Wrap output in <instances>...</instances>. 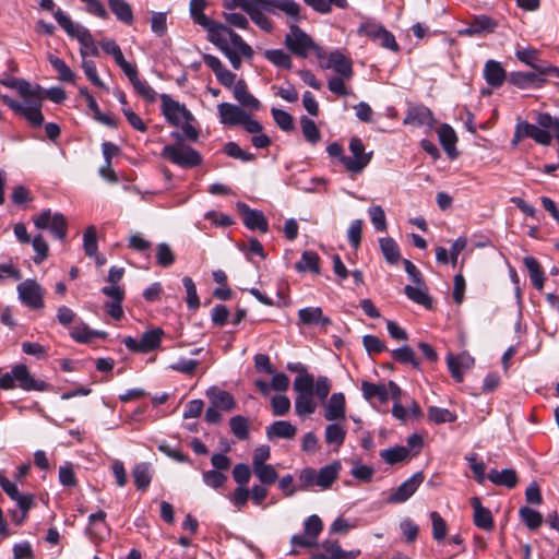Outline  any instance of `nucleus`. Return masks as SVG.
I'll list each match as a JSON object with an SVG mask.
<instances>
[{"label":"nucleus","instance_id":"obj_1","mask_svg":"<svg viewBox=\"0 0 559 559\" xmlns=\"http://www.w3.org/2000/svg\"><path fill=\"white\" fill-rule=\"evenodd\" d=\"M205 0H191L190 14L194 23L207 32L209 40L214 44L229 60L236 70L241 67V57L253 58V49L237 33L226 25L209 19L204 13Z\"/></svg>","mask_w":559,"mask_h":559},{"label":"nucleus","instance_id":"obj_2","mask_svg":"<svg viewBox=\"0 0 559 559\" xmlns=\"http://www.w3.org/2000/svg\"><path fill=\"white\" fill-rule=\"evenodd\" d=\"M23 103L12 99L4 95L1 97L16 115L26 119V121L34 128H39L44 123V115L41 112L43 96L39 87L31 91V94L23 96Z\"/></svg>","mask_w":559,"mask_h":559},{"label":"nucleus","instance_id":"obj_3","mask_svg":"<svg viewBox=\"0 0 559 559\" xmlns=\"http://www.w3.org/2000/svg\"><path fill=\"white\" fill-rule=\"evenodd\" d=\"M55 19L69 36L76 38L80 43L82 60L86 59L87 56L97 57L99 55L97 45L86 27L75 24L61 9H57Z\"/></svg>","mask_w":559,"mask_h":559},{"label":"nucleus","instance_id":"obj_4","mask_svg":"<svg viewBox=\"0 0 559 559\" xmlns=\"http://www.w3.org/2000/svg\"><path fill=\"white\" fill-rule=\"evenodd\" d=\"M20 388L24 391H46L48 384L43 381L35 379L26 365L19 364L12 367L10 372H7L0 377V389L13 390Z\"/></svg>","mask_w":559,"mask_h":559},{"label":"nucleus","instance_id":"obj_5","mask_svg":"<svg viewBox=\"0 0 559 559\" xmlns=\"http://www.w3.org/2000/svg\"><path fill=\"white\" fill-rule=\"evenodd\" d=\"M285 46L290 52L300 58H307L311 53L318 58L324 57L323 49L295 24L289 26V32L285 36Z\"/></svg>","mask_w":559,"mask_h":559},{"label":"nucleus","instance_id":"obj_6","mask_svg":"<svg viewBox=\"0 0 559 559\" xmlns=\"http://www.w3.org/2000/svg\"><path fill=\"white\" fill-rule=\"evenodd\" d=\"M160 155L181 168H192L202 163L200 153L183 144L166 145Z\"/></svg>","mask_w":559,"mask_h":559},{"label":"nucleus","instance_id":"obj_7","mask_svg":"<svg viewBox=\"0 0 559 559\" xmlns=\"http://www.w3.org/2000/svg\"><path fill=\"white\" fill-rule=\"evenodd\" d=\"M33 222L36 228L49 229L55 238L61 241L67 237L68 221L61 213H52L50 209H46L34 216Z\"/></svg>","mask_w":559,"mask_h":559},{"label":"nucleus","instance_id":"obj_8","mask_svg":"<svg viewBox=\"0 0 559 559\" xmlns=\"http://www.w3.org/2000/svg\"><path fill=\"white\" fill-rule=\"evenodd\" d=\"M352 156L343 158V166L353 174L361 173L370 163L373 152H366L361 139L353 136L348 145Z\"/></svg>","mask_w":559,"mask_h":559},{"label":"nucleus","instance_id":"obj_9","mask_svg":"<svg viewBox=\"0 0 559 559\" xmlns=\"http://www.w3.org/2000/svg\"><path fill=\"white\" fill-rule=\"evenodd\" d=\"M163 336L164 331L160 328H156L145 331L140 340L127 336L123 338V344L130 352L145 354L158 348Z\"/></svg>","mask_w":559,"mask_h":559},{"label":"nucleus","instance_id":"obj_10","mask_svg":"<svg viewBox=\"0 0 559 559\" xmlns=\"http://www.w3.org/2000/svg\"><path fill=\"white\" fill-rule=\"evenodd\" d=\"M160 100L162 112L171 126L179 127L183 121L194 120L192 112L186 105L173 99L168 94H162Z\"/></svg>","mask_w":559,"mask_h":559},{"label":"nucleus","instance_id":"obj_11","mask_svg":"<svg viewBox=\"0 0 559 559\" xmlns=\"http://www.w3.org/2000/svg\"><path fill=\"white\" fill-rule=\"evenodd\" d=\"M322 530V520L317 514H312L305 521L304 533L294 535L290 543L298 547H314Z\"/></svg>","mask_w":559,"mask_h":559},{"label":"nucleus","instance_id":"obj_12","mask_svg":"<svg viewBox=\"0 0 559 559\" xmlns=\"http://www.w3.org/2000/svg\"><path fill=\"white\" fill-rule=\"evenodd\" d=\"M548 130L554 131V128H544L538 122L536 126L526 121H521L516 124L513 144H516L523 138H531L538 144L549 145L552 136Z\"/></svg>","mask_w":559,"mask_h":559},{"label":"nucleus","instance_id":"obj_13","mask_svg":"<svg viewBox=\"0 0 559 559\" xmlns=\"http://www.w3.org/2000/svg\"><path fill=\"white\" fill-rule=\"evenodd\" d=\"M314 547L312 559H356L360 555V550H343L337 540L326 539Z\"/></svg>","mask_w":559,"mask_h":559},{"label":"nucleus","instance_id":"obj_14","mask_svg":"<svg viewBox=\"0 0 559 559\" xmlns=\"http://www.w3.org/2000/svg\"><path fill=\"white\" fill-rule=\"evenodd\" d=\"M17 293L21 301L31 309L44 307V292L40 285L34 280H26L17 285Z\"/></svg>","mask_w":559,"mask_h":559},{"label":"nucleus","instance_id":"obj_15","mask_svg":"<svg viewBox=\"0 0 559 559\" xmlns=\"http://www.w3.org/2000/svg\"><path fill=\"white\" fill-rule=\"evenodd\" d=\"M425 479L423 472L415 473L412 477L402 483L397 489L388 498L389 503H403L408 500L423 484Z\"/></svg>","mask_w":559,"mask_h":559},{"label":"nucleus","instance_id":"obj_16","mask_svg":"<svg viewBox=\"0 0 559 559\" xmlns=\"http://www.w3.org/2000/svg\"><path fill=\"white\" fill-rule=\"evenodd\" d=\"M323 416L328 421H340L346 419V399L344 393H333L323 405Z\"/></svg>","mask_w":559,"mask_h":559},{"label":"nucleus","instance_id":"obj_17","mask_svg":"<svg viewBox=\"0 0 559 559\" xmlns=\"http://www.w3.org/2000/svg\"><path fill=\"white\" fill-rule=\"evenodd\" d=\"M237 209L242 215L243 224L249 229H258L261 233H266L269 229V223L261 211L250 209L246 203L238 202Z\"/></svg>","mask_w":559,"mask_h":559},{"label":"nucleus","instance_id":"obj_18","mask_svg":"<svg viewBox=\"0 0 559 559\" xmlns=\"http://www.w3.org/2000/svg\"><path fill=\"white\" fill-rule=\"evenodd\" d=\"M203 61L215 74L217 81L225 87L231 88L236 84V74L224 67L222 61L213 55H203Z\"/></svg>","mask_w":559,"mask_h":559},{"label":"nucleus","instance_id":"obj_19","mask_svg":"<svg viewBox=\"0 0 559 559\" xmlns=\"http://www.w3.org/2000/svg\"><path fill=\"white\" fill-rule=\"evenodd\" d=\"M265 11L272 14L284 13L287 17L299 21L301 19V7L295 0H265Z\"/></svg>","mask_w":559,"mask_h":559},{"label":"nucleus","instance_id":"obj_20","mask_svg":"<svg viewBox=\"0 0 559 559\" xmlns=\"http://www.w3.org/2000/svg\"><path fill=\"white\" fill-rule=\"evenodd\" d=\"M516 58L533 68L540 75H550L551 78H559V68L555 66H538L536 63L538 51L536 49H519L515 52Z\"/></svg>","mask_w":559,"mask_h":559},{"label":"nucleus","instance_id":"obj_21","mask_svg":"<svg viewBox=\"0 0 559 559\" xmlns=\"http://www.w3.org/2000/svg\"><path fill=\"white\" fill-rule=\"evenodd\" d=\"M546 78L550 75H540L538 72H512L509 76V81L514 86L525 90L530 87L540 88L546 83Z\"/></svg>","mask_w":559,"mask_h":559},{"label":"nucleus","instance_id":"obj_22","mask_svg":"<svg viewBox=\"0 0 559 559\" xmlns=\"http://www.w3.org/2000/svg\"><path fill=\"white\" fill-rule=\"evenodd\" d=\"M433 115L431 110L424 105H412L407 108L404 118V124L411 126H431L433 123Z\"/></svg>","mask_w":559,"mask_h":559},{"label":"nucleus","instance_id":"obj_23","mask_svg":"<svg viewBox=\"0 0 559 559\" xmlns=\"http://www.w3.org/2000/svg\"><path fill=\"white\" fill-rule=\"evenodd\" d=\"M219 121L225 126H237L246 118V111L234 104L221 103L217 105Z\"/></svg>","mask_w":559,"mask_h":559},{"label":"nucleus","instance_id":"obj_24","mask_svg":"<svg viewBox=\"0 0 559 559\" xmlns=\"http://www.w3.org/2000/svg\"><path fill=\"white\" fill-rule=\"evenodd\" d=\"M447 365L451 372V376L457 382H461L463 380L464 371L473 367L474 358L466 353H462L457 356L449 354L447 356Z\"/></svg>","mask_w":559,"mask_h":559},{"label":"nucleus","instance_id":"obj_25","mask_svg":"<svg viewBox=\"0 0 559 559\" xmlns=\"http://www.w3.org/2000/svg\"><path fill=\"white\" fill-rule=\"evenodd\" d=\"M298 320L302 325H318L325 328L331 324V319L324 316L320 307H307L299 309Z\"/></svg>","mask_w":559,"mask_h":559},{"label":"nucleus","instance_id":"obj_26","mask_svg":"<svg viewBox=\"0 0 559 559\" xmlns=\"http://www.w3.org/2000/svg\"><path fill=\"white\" fill-rule=\"evenodd\" d=\"M471 506L474 509V524L484 531H491L495 527L493 518L489 509L485 508L478 497L471 499Z\"/></svg>","mask_w":559,"mask_h":559},{"label":"nucleus","instance_id":"obj_27","mask_svg":"<svg viewBox=\"0 0 559 559\" xmlns=\"http://www.w3.org/2000/svg\"><path fill=\"white\" fill-rule=\"evenodd\" d=\"M324 68L333 69L346 80H349L353 76V67L350 60L338 50L332 51L328 56V62L325 63Z\"/></svg>","mask_w":559,"mask_h":559},{"label":"nucleus","instance_id":"obj_28","mask_svg":"<svg viewBox=\"0 0 559 559\" xmlns=\"http://www.w3.org/2000/svg\"><path fill=\"white\" fill-rule=\"evenodd\" d=\"M341 469L342 465L338 461L321 467L316 474L317 487L322 490L329 489L338 477Z\"/></svg>","mask_w":559,"mask_h":559},{"label":"nucleus","instance_id":"obj_29","mask_svg":"<svg viewBox=\"0 0 559 559\" xmlns=\"http://www.w3.org/2000/svg\"><path fill=\"white\" fill-rule=\"evenodd\" d=\"M233 94L235 99L240 104L241 107L250 110H259L261 107L260 102L249 93L247 84L243 80H238L233 87Z\"/></svg>","mask_w":559,"mask_h":559},{"label":"nucleus","instance_id":"obj_30","mask_svg":"<svg viewBox=\"0 0 559 559\" xmlns=\"http://www.w3.org/2000/svg\"><path fill=\"white\" fill-rule=\"evenodd\" d=\"M439 142L450 158H455L457 136L452 127L447 123L441 124L437 129Z\"/></svg>","mask_w":559,"mask_h":559},{"label":"nucleus","instance_id":"obj_31","mask_svg":"<svg viewBox=\"0 0 559 559\" xmlns=\"http://www.w3.org/2000/svg\"><path fill=\"white\" fill-rule=\"evenodd\" d=\"M486 82L492 87H499L506 81V71L498 61L488 60L484 68Z\"/></svg>","mask_w":559,"mask_h":559},{"label":"nucleus","instance_id":"obj_32","mask_svg":"<svg viewBox=\"0 0 559 559\" xmlns=\"http://www.w3.org/2000/svg\"><path fill=\"white\" fill-rule=\"evenodd\" d=\"M346 429L338 421H333L325 427L324 440L329 445H333L337 451L345 442Z\"/></svg>","mask_w":559,"mask_h":559},{"label":"nucleus","instance_id":"obj_33","mask_svg":"<svg viewBox=\"0 0 559 559\" xmlns=\"http://www.w3.org/2000/svg\"><path fill=\"white\" fill-rule=\"evenodd\" d=\"M294 406L296 415L300 418L314 414L318 408L313 394H297Z\"/></svg>","mask_w":559,"mask_h":559},{"label":"nucleus","instance_id":"obj_34","mask_svg":"<svg viewBox=\"0 0 559 559\" xmlns=\"http://www.w3.org/2000/svg\"><path fill=\"white\" fill-rule=\"evenodd\" d=\"M297 428L286 420H277L274 421L266 429V435L269 439L272 438H282V439H293L296 436Z\"/></svg>","mask_w":559,"mask_h":559},{"label":"nucleus","instance_id":"obj_35","mask_svg":"<svg viewBox=\"0 0 559 559\" xmlns=\"http://www.w3.org/2000/svg\"><path fill=\"white\" fill-rule=\"evenodd\" d=\"M487 478L497 486H506L508 488L515 487L518 483V476L514 469L512 468H506L501 472H498L497 469H491Z\"/></svg>","mask_w":559,"mask_h":559},{"label":"nucleus","instance_id":"obj_36","mask_svg":"<svg viewBox=\"0 0 559 559\" xmlns=\"http://www.w3.org/2000/svg\"><path fill=\"white\" fill-rule=\"evenodd\" d=\"M386 384H376L369 381H362L361 383V392L362 396L367 401H372L377 399L380 403L388 402V392Z\"/></svg>","mask_w":559,"mask_h":559},{"label":"nucleus","instance_id":"obj_37","mask_svg":"<svg viewBox=\"0 0 559 559\" xmlns=\"http://www.w3.org/2000/svg\"><path fill=\"white\" fill-rule=\"evenodd\" d=\"M108 5L120 22L127 25H131L133 23V12L126 0H108Z\"/></svg>","mask_w":559,"mask_h":559},{"label":"nucleus","instance_id":"obj_38","mask_svg":"<svg viewBox=\"0 0 559 559\" xmlns=\"http://www.w3.org/2000/svg\"><path fill=\"white\" fill-rule=\"evenodd\" d=\"M523 263L528 271L533 286L537 290H542L544 287L545 277L538 261L534 257H525L523 259Z\"/></svg>","mask_w":559,"mask_h":559},{"label":"nucleus","instance_id":"obj_39","mask_svg":"<svg viewBox=\"0 0 559 559\" xmlns=\"http://www.w3.org/2000/svg\"><path fill=\"white\" fill-rule=\"evenodd\" d=\"M134 485L140 490H145L152 481V473L148 463H139L132 469Z\"/></svg>","mask_w":559,"mask_h":559},{"label":"nucleus","instance_id":"obj_40","mask_svg":"<svg viewBox=\"0 0 559 559\" xmlns=\"http://www.w3.org/2000/svg\"><path fill=\"white\" fill-rule=\"evenodd\" d=\"M379 245L385 261L390 264H396L401 259V253L396 241L391 237L380 238Z\"/></svg>","mask_w":559,"mask_h":559},{"label":"nucleus","instance_id":"obj_41","mask_svg":"<svg viewBox=\"0 0 559 559\" xmlns=\"http://www.w3.org/2000/svg\"><path fill=\"white\" fill-rule=\"evenodd\" d=\"M409 455L411 451L407 447H393L380 452V457L390 465L404 462Z\"/></svg>","mask_w":559,"mask_h":559},{"label":"nucleus","instance_id":"obj_42","mask_svg":"<svg viewBox=\"0 0 559 559\" xmlns=\"http://www.w3.org/2000/svg\"><path fill=\"white\" fill-rule=\"evenodd\" d=\"M304 1L313 11L321 13V14H329L332 11V5H335L340 9H346L348 7L347 0H304Z\"/></svg>","mask_w":559,"mask_h":559},{"label":"nucleus","instance_id":"obj_43","mask_svg":"<svg viewBox=\"0 0 559 559\" xmlns=\"http://www.w3.org/2000/svg\"><path fill=\"white\" fill-rule=\"evenodd\" d=\"M298 272H312L319 274V255L313 251H305L295 265Z\"/></svg>","mask_w":559,"mask_h":559},{"label":"nucleus","instance_id":"obj_44","mask_svg":"<svg viewBox=\"0 0 559 559\" xmlns=\"http://www.w3.org/2000/svg\"><path fill=\"white\" fill-rule=\"evenodd\" d=\"M263 55L267 61L277 68L290 69L293 66L290 56L282 49H269Z\"/></svg>","mask_w":559,"mask_h":559},{"label":"nucleus","instance_id":"obj_45","mask_svg":"<svg viewBox=\"0 0 559 559\" xmlns=\"http://www.w3.org/2000/svg\"><path fill=\"white\" fill-rule=\"evenodd\" d=\"M48 61L52 68L58 72L59 80L72 83L75 79L74 72L67 66V63L55 55L48 56Z\"/></svg>","mask_w":559,"mask_h":559},{"label":"nucleus","instance_id":"obj_46","mask_svg":"<svg viewBox=\"0 0 559 559\" xmlns=\"http://www.w3.org/2000/svg\"><path fill=\"white\" fill-rule=\"evenodd\" d=\"M428 419L435 424L453 423L456 420V415L447 408L438 406H429L427 408Z\"/></svg>","mask_w":559,"mask_h":559},{"label":"nucleus","instance_id":"obj_47","mask_svg":"<svg viewBox=\"0 0 559 559\" xmlns=\"http://www.w3.org/2000/svg\"><path fill=\"white\" fill-rule=\"evenodd\" d=\"M209 396L212 404L217 408L231 411L236 406L234 397L226 391H213L209 393Z\"/></svg>","mask_w":559,"mask_h":559},{"label":"nucleus","instance_id":"obj_48","mask_svg":"<svg viewBox=\"0 0 559 559\" xmlns=\"http://www.w3.org/2000/svg\"><path fill=\"white\" fill-rule=\"evenodd\" d=\"M421 286L423 285H407L404 288V293L407 296V298L411 299L412 301L429 308L431 307V299L428 296L427 292Z\"/></svg>","mask_w":559,"mask_h":559},{"label":"nucleus","instance_id":"obj_49","mask_svg":"<svg viewBox=\"0 0 559 559\" xmlns=\"http://www.w3.org/2000/svg\"><path fill=\"white\" fill-rule=\"evenodd\" d=\"M231 432L239 440H246L249 436V420L245 416L236 415L229 419Z\"/></svg>","mask_w":559,"mask_h":559},{"label":"nucleus","instance_id":"obj_50","mask_svg":"<svg viewBox=\"0 0 559 559\" xmlns=\"http://www.w3.org/2000/svg\"><path fill=\"white\" fill-rule=\"evenodd\" d=\"M71 336L73 340H75L79 343H88L94 337H105L106 333L99 332V331H92L87 325L82 324V325L75 326L71 331Z\"/></svg>","mask_w":559,"mask_h":559},{"label":"nucleus","instance_id":"obj_51","mask_svg":"<svg viewBox=\"0 0 559 559\" xmlns=\"http://www.w3.org/2000/svg\"><path fill=\"white\" fill-rule=\"evenodd\" d=\"M519 515L530 530H537L543 523V515L528 507L521 508Z\"/></svg>","mask_w":559,"mask_h":559},{"label":"nucleus","instance_id":"obj_52","mask_svg":"<svg viewBox=\"0 0 559 559\" xmlns=\"http://www.w3.org/2000/svg\"><path fill=\"white\" fill-rule=\"evenodd\" d=\"M293 388L297 394H313V376L308 372L299 374L298 377L295 378Z\"/></svg>","mask_w":559,"mask_h":559},{"label":"nucleus","instance_id":"obj_53","mask_svg":"<svg viewBox=\"0 0 559 559\" xmlns=\"http://www.w3.org/2000/svg\"><path fill=\"white\" fill-rule=\"evenodd\" d=\"M465 460L468 462L469 468L474 474V478L478 484H484L486 479V465L484 462L478 461V455L475 452L468 453L465 456Z\"/></svg>","mask_w":559,"mask_h":559},{"label":"nucleus","instance_id":"obj_54","mask_svg":"<svg viewBox=\"0 0 559 559\" xmlns=\"http://www.w3.org/2000/svg\"><path fill=\"white\" fill-rule=\"evenodd\" d=\"M429 518L432 524V538L438 543L442 542L445 538L448 532L447 522L437 511L430 512Z\"/></svg>","mask_w":559,"mask_h":559},{"label":"nucleus","instance_id":"obj_55","mask_svg":"<svg viewBox=\"0 0 559 559\" xmlns=\"http://www.w3.org/2000/svg\"><path fill=\"white\" fill-rule=\"evenodd\" d=\"M83 248L85 254L90 258L96 257L98 245H97V231L95 226H88L83 235Z\"/></svg>","mask_w":559,"mask_h":559},{"label":"nucleus","instance_id":"obj_56","mask_svg":"<svg viewBox=\"0 0 559 559\" xmlns=\"http://www.w3.org/2000/svg\"><path fill=\"white\" fill-rule=\"evenodd\" d=\"M384 29L385 27L380 23L366 21L359 25L357 33L360 36H366L371 40L377 41Z\"/></svg>","mask_w":559,"mask_h":559},{"label":"nucleus","instance_id":"obj_57","mask_svg":"<svg viewBox=\"0 0 559 559\" xmlns=\"http://www.w3.org/2000/svg\"><path fill=\"white\" fill-rule=\"evenodd\" d=\"M301 131L305 139L311 144H317L321 139L320 130L313 120L302 117L300 119Z\"/></svg>","mask_w":559,"mask_h":559},{"label":"nucleus","instance_id":"obj_58","mask_svg":"<svg viewBox=\"0 0 559 559\" xmlns=\"http://www.w3.org/2000/svg\"><path fill=\"white\" fill-rule=\"evenodd\" d=\"M392 357L402 364H411L414 368H419V360L416 358L414 350L405 345L392 350Z\"/></svg>","mask_w":559,"mask_h":559},{"label":"nucleus","instance_id":"obj_59","mask_svg":"<svg viewBox=\"0 0 559 559\" xmlns=\"http://www.w3.org/2000/svg\"><path fill=\"white\" fill-rule=\"evenodd\" d=\"M478 35L492 33L498 23L488 15H477L471 22Z\"/></svg>","mask_w":559,"mask_h":559},{"label":"nucleus","instance_id":"obj_60","mask_svg":"<svg viewBox=\"0 0 559 559\" xmlns=\"http://www.w3.org/2000/svg\"><path fill=\"white\" fill-rule=\"evenodd\" d=\"M252 471L263 485H272L278 477L277 472L271 464L255 466Z\"/></svg>","mask_w":559,"mask_h":559},{"label":"nucleus","instance_id":"obj_61","mask_svg":"<svg viewBox=\"0 0 559 559\" xmlns=\"http://www.w3.org/2000/svg\"><path fill=\"white\" fill-rule=\"evenodd\" d=\"M0 83L9 88L17 91L21 97L29 95L33 90L27 81L13 76H7L2 80L0 79Z\"/></svg>","mask_w":559,"mask_h":559},{"label":"nucleus","instance_id":"obj_62","mask_svg":"<svg viewBox=\"0 0 559 559\" xmlns=\"http://www.w3.org/2000/svg\"><path fill=\"white\" fill-rule=\"evenodd\" d=\"M182 284L187 293V305L190 309L197 310L200 307V299L193 280L189 276L182 278Z\"/></svg>","mask_w":559,"mask_h":559},{"label":"nucleus","instance_id":"obj_63","mask_svg":"<svg viewBox=\"0 0 559 559\" xmlns=\"http://www.w3.org/2000/svg\"><path fill=\"white\" fill-rule=\"evenodd\" d=\"M370 221L378 231H384L386 229V218L383 209L380 205H372L368 209Z\"/></svg>","mask_w":559,"mask_h":559},{"label":"nucleus","instance_id":"obj_64","mask_svg":"<svg viewBox=\"0 0 559 559\" xmlns=\"http://www.w3.org/2000/svg\"><path fill=\"white\" fill-rule=\"evenodd\" d=\"M157 263L163 267H169L175 262V254L168 243L162 242L156 250Z\"/></svg>","mask_w":559,"mask_h":559}]
</instances>
